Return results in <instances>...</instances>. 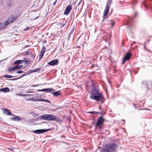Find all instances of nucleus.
<instances>
[{"mask_svg": "<svg viewBox=\"0 0 152 152\" xmlns=\"http://www.w3.org/2000/svg\"><path fill=\"white\" fill-rule=\"evenodd\" d=\"M92 89L93 90L90 94V98L97 101H104V97L102 93L99 92V90L94 83L92 84Z\"/></svg>", "mask_w": 152, "mask_h": 152, "instance_id": "1", "label": "nucleus"}, {"mask_svg": "<svg viewBox=\"0 0 152 152\" xmlns=\"http://www.w3.org/2000/svg\"><path fill=\"white\" fill-rule=\"evenodd\" d=\"M116 147L115 143H112L103 147L101 150V152H114L116 150Z\"/></svg>", "mask_w": 152, "mask_h": 152, "instance_id": "2", "label": "nucleus"}, {"mask_svg": "<svg viewBox=\"0 0 152 152\" xmlns=\"http://www.w3.org/2000/svg\"><path fill=\"white\" fill-rule=\"evenodd\" d=\"M41 119H43L46 120L53 121L56 119V117L52 115L47 114L42 115L40 116Z\"/></svg>", "mask_w": 152, "mask_h": 152, "instance_id": "3", "label": "nucleus"}, {"mask_svg": "<svg viewBox=\"0 0 152 152\" xmlns=\"http://www.w3.org/2000/svg\"><path fill=\"white\" fill-rule=\"evenodd\" d=\"M104 122V119L102 116L99 117L96 122V127L99 126V128H100V126L101 125L103 124Z\"/></svg>", "mask_w": 152, "mask_h": 152, "instance_id": "4", "label": "nucleus"}, {"mask_svg": "<svg viewBox=\"0 0 152 152\" xmlns=\"http://www.w3.org/2000/svg\"><path fill=\"white\" fill-rule=\"evenodd\" d=\"M50 129H41L35 130L33 131V132L36 134H39L42 133L46 132L48 131H50Z\"/></svg>", "mask_w": 152, "mask_h": 152, "instance_id": "5", "label": "nucleus"}, {"mask_svg": "<svg viewBox=\"0 0 152 152\" xmlns=\"http://www.w3.org/2000/svg\"><path fill=\"white\" fill-rule=\"evenodd\" d=\"M110 7H108V6H106L105 7L103 13V18L104 19L102 20V21H103L105 19L107 18V16L109 12Z\"/></svg>", "mask_w": 152, "mask_h": 152, "instance_id": "6", "label": "nucleus"}, {"mask_svg": "<svg viewBox=\"0 0 152 152\" xmlns=\"http://www.w3.org/2000/svg\"><path fill=\"white\" fill-rule=\"evenodd\" d=\"M132 55V54L130 53H128L124 57L122 60V64H124L125 62L128 60Z\"/></svg>", "mask_w": 152, "mask_h": 152, "instance_id": "7", "label": "nucleus"}, {"mask_svg": "<svg viewBox=\"0 0 152 152\" xmlns=\"http://www.w3.org/2000/svg\"><path fill=\"white\" fill-rule=\"evenodd\" d=\"M1 110H3V113L5 115H12L16 116V115L14 114H12L11 112H10L8 109L2 108Z\"/></svg>", "mask_w": 152, "mask_h": 152, "instance_id": "8", "label": "nucleus"}, {"mask_svg": "<svg viewBox=\"0 0 152 152\" xmlns=\"http://www.w3.org/2000/svg\"><path fill=\"white\" fill-rule=\"evenodd\" d=\"M72 9L71 6L70 5H68L66 8L65 11L64 12V14L67 15L68 14Z\"/></svg>", "mask_w": 152, "mask_h": 152, "instance_id": "9", "label": "nucleus"}, {"mask_svg": "<svg viewBox=\"0 0 152 152\" xmlns=\"http://www.w3.org/2000/svg\"><path fill=\"white\" fill-rule=\"evenodd\" d=\"M58 62L57 59L53 60L48 63V64L50 66H54L57 64Z\"/></svg>", "mask_w": 152, "mask_h": 152, "instance_id": "10", "label": "nucleus"}, {"mask_svg": "<svg viewBox=\"0 0 152 152\" xmlns=\"http://www.w3.org/2000/svg\"><path fill=\"white\" fill-rule=\"evenodd\" d=\"M45 49L46 48L44 47L42 48V50L40 52V55L39 56V59H41L43 57L45 51Z\"/></svg>", "mask_w": 152, "mask_h": 152, "instance_id": "11", "label": "nucleus"}, {"mask_svg": "<svg viewBox=\"0 0 152 152\" xmlns=\"http://www.w3.org/2000/svg\"><path fill=\"white\" fill-rule=\"evenodd\" d=\"M54 90L51 88H44L40 90H38V91H45L46 92L51 93V91H54Z\"/></svg>", "mask_w": 152, "mask_h": 152, "instance_id": "12", "label": "nucleus"}, {"mask_svg": "<svg viewBox=\"0 0 152 152\" xmlns=\"http://www.w3.org/2000/svg\"><path fill=\"white\" fill-rule=\"evenodd\" d=\"M143 4H144L145 6L146 7H151V4H150L148 1V0H144Z\"/></svg>", "mask_w": 152, "mask_h": 152, "instance_id": "13", "label": "nucleus"}, {"mask_svg": "<svg viewBox=\"0 0 152 152\" xmlns=\"http://www.w3.org/2000/svg\"><path fill=\"white\" fill-rule=\"evenodd\" d=\"M10 119L11 120L18 121L22 119V118H20L19 117L16 116L14 117H12Z\"/></svg>", "mask_w": 152, "mask_h": 152, "instance_id": "14", "label": "nucleus"}, {"mask_svg": "<svg viewBox=\"0 0 152 152\" xmlns=\"http://www.w3.org/2000/svg\"><path fill=\"white\" fill-rule=\"evenodd\" d=\"M0 90L1 91H3L5 93L8 92L10 91L9 88L7 87L4 88H1L0 89Z\"/></svg>", "mask_w": 152, "mask_h": 152, "instance_id": "15", "label": "nucleus"}, {"mask_svg": "<svg viewBox=\"0 0 152 152\" xmlns=\"http://www.w3.org/2000/svg\"><path fill=\"white\" fill-rule=\"evenodd\" d=\"M24 62V60H18L15 61L14 63V64H22Z\"/></svg>", "mask_w": 152, "mask_h": 152, "instance_id": "16", "label": "nucleus"}, {"mask_svg": "<svg viewBox=\"0 0 152 152\" xmlns=\"http://www.w3.org/2000/svg\"><path fill=\"white\" fill-rule=\"evenodd\" d=\"M16 17L14 16H11V17H10L8 19H10L9 20H10V22L12 23L16 19Z\"/></svg>", "mask_w": 152, "mask_h": 152, "instance_id": "17", "label": "nucleus"}, {"mask_svg": "<svg viewBox=\"0 0 152 152\" xmlns=\"http://www.w3.org/2000/svg\"><path fill=\"white\" fill-rule=\"evenodd\" d=\"M26 75H28V74H27V73H26V74H25V73H24L22 76H21V77H19L18 78H14V79H9L8 80H18V79H20V78H22V77Z\"/></svg>", "mask_w": 152, "mask_h": 152, "instance_id": "18", "label": "nucleus"}, {"mask_svg": "<svg viewBox=\"0 0 152 152\" xmlns=\"http://www.w3.org/2000/svg\"><path fill=\"white\" fill-rule=\"evenodd\" d=\"M112 0H107V2L106 6H108V7H110L111 4H112Z\"/></svg>", "mask_w": 152, "mask_h": 152, "instance_id": "19", "label": "nucleus"}, {"mask_svg": "<svg viewBox=\"0 0 152 152\" xmlns=\"http://www.w3.org/2000/svg\"><path fill=\"white\" fill-rule=\"evenodd\" d=\"M54 96H58L61 94V93L59 91H55L53 93H51Z\"/></svg>", "mask_w": 152, "mask_h": 152, "instance_id": "20", "label": "nucleus"}, {"mask_svg": "<svg viewBox=\"0 0 152 152\" xmlns=\"http://www.w3.org/2000/svg\"><path fill=\"white\" fill-rule=\"evenodd\" d=\"M23 66L22 65H17L15 67V70L20 69Z\"/></svg>", "mask_w": 152, "mask_h": 152, "instance_id": "21", "label": "nucleus"}, {"mask_svg": "<svg viewBox=\"0 0 152 152\" xmlns=\"http://www.w3.org/2000/svg\"><path fill=\"white\" fill-rule=\"evenodd\" d=\"M74 30V28H71L70 30V32L68 35V38L69 39L70 37L71 34H73V31Z\"/></svg>", "mask_w": 152, "mask_h": 152, "instance_id": "22", "label": "nucleus"}, {"mask_svg": "<svg viewBox=\"0 0 152 152\" xmlns=\"http://www.w3.org/2000/svg\"><path fill=\"white\" fill-rule=\"evenodd\" d=\"M9 19H10L8 18L7 20L5 22V23H4V28L9 23H11V22H10V20Z\"/></svg>", "mask_w": 152, "mask_h": 152, "instance_id": "23", "label": "nucleus"}, {"mask_svg": "<svg viewBox=\"0 0 152 152\" xmlns=\"http://www.w3.org/2000/svg\"><path fill=\"white\" fill-rule=\"evenodd\" d=\"M4 76L7 78H11L13 77H15L16 76H13L10 75H8L7 74L5 75Z\"/></svg>", "mask_w": 152, "mask_h": 152, "instance_id": "24", "label": "nucleus"}, {"mask_svg": "<svg viewBox=\"0 0 152 152\" xmlns=\"http://www.w3.org/2000/svg\"><path fill=\"white\" fill-rule=\"evenodd\" d=\"M126 25H129V28H130L131 27L130 26L131 25V21L130 19H129V20L127 21V22L126 24Z\"/></svg>", "mask_w": 152, "mask_h": 152, "instance_id": "25", "label": "nucleus"}, {"mask_svg": "<svg viewBox=\"0 0 152 152\" xmlns=\"http://www.w3.org/2000/svg\"><path fill=\"white\" fill-rule=\"evenodd\" d=\"M40 69V68H37L34 69H32L33 72H36L39 71Z\"/></svg>", "mask_w": 152, "mask_h": 152, "instance_id": "26", "label": "nucleus"}, {"mask_svg": "<svg viewBox=\"0 0 152 152\" xmlns=\"http://www.w3.org/2000/svg\"><path fill=\"white\" fill-rule=\"evenodd\" d=\"M4 28V23H0V30Z\"/></svg>", "mask_w": 152, "mask_h": 152, "instance_id": "27", "label": "nucleus"}, {"mask_svg": "<svg viewBox=\"0 0 152 152\" xmlns=\"http://www.w3.org/2000/svg\"><path fill=\"white\" fill-rule=\"evenodd\" d=\"M112 23L111 26H113L115 23V22H113L112 20H110L109 21V23Z\"/></svg>", "mask_w": 152, "mask_h": 152, "instance_id": "28", "label": "nucleus"}, {"mask_svg": "<svg viewBox=\"0 0 152 152\" xmlns=\"http://www.w3.org/2000/svg\"><path fill=\"white\" fill-rule=\"evenodd\" d=\"M40 15V13H39L37 15V16L35 18H34V19H31L32 20H36V19H37V18H38L39 16Z\"/></svg>", "mask_w": 152, "mask_h": 152, "instance_id": "29", "label": "nucleus"}, {"mask_svg": "<svg viewBox=\"0 0 152 152\" xmlns=\"http://www.w3.org/2000/svg\"><path fill=\"white\" fill-rule=\"evenodd\" d=\"M14 70H15V67H12V68H10L9 69V71H10V72Z\"/></svg>", "mask_w": 152, "mask_h": 152, "instance_id": "30", "label": "nucleus"}, {"mask_svg": "<svg viewBox=\"0 0 152 152\" xmlns=\"http://www.w3.org/2000/svg\"><path fill=\"white\" fill-rule=\"evenodd\" d=\"M46 99H38L36 100L37 101H43L45 102Z\"/></svg>", "mask_w": 152, "mask_h": 152, "instance_id": "31", "label": "nucleus"}, {"mask_svg": "<svg viewBox=\"0 0 152 152\" xmlns=\"http://www.w3.org/2000/svg\"><path fill=\"white\" fill-rule=\"evenodd\" d=\"M30 55L33 58H34L35 56L34 55L33 53H30Z\"/></svg>", "mask_w": 152, "mask_h": 152, "instance_id": "32", "label": "nucleus"}, {"mask_svg": "<svg viewBox=\"0 0 152 152\" xmlns=\"http://www.w3.org/2000/svg\"><path fill=\"white\" fill-rule=\"evenodd\" d=\"M16 95L19 96H26V95L24 94H17Z\"/></svg>", "mask_w": 152, "mask_h": 152, "instance_id": "33", "label": "nucleus"}, {"mask_svg": "<svg viewBox=\"0 0 152 152\" xmlns=\"http://www.w3.org/2000/svg\"><path fill=\"white\" fill-rule=\"evenodd\" d=\"M33 70H30L29 72L27 73V74H28V75H29L30 74L33 73Z\"/></svg>", "mask_w": 152, "mask_h": 152, "instance_id": "34", "label": "nucleus"}, {"mask_svg": "<svg viewBox=\"0 0 152 152\" xmlns=\"http://www.w3.org/2000/svg\"><path fill=\"white\" fill-rule=\"evenodd\" d=\"M23 72V71L20 70L18 71L17 72V73H19V74L22 73Z\"/></svg>", "mask_w": 152, "mask_h": 152, "instance_id": "35", "label": "nucleus"}, {"mask_svg": "<svg viewBox=\"0 0 152 152\" xmlns=\"http://www.w3.org/2000/svg\"><path fill=\"white\" fill-rule=\"evenodd\" d=\"M88 113H91L93 114H95V112L94 111H92V112H88Z\"/></svg>", "mask_w": 152, "mask_h": 152, "instance_id": "36", "label": "nucleus"}, {"mask_svg": "<svg viewBox=\"0 0 152 152\" xmlns=\"http://www.w3.org/2000/svg\"><path fill=\"white\" fill-rule=\"evenodd\" d=\"M24 62H25L26 64H28L29 63V61H24Z\"/></svg>", "mask_w": 152, "mask_h": 152, "instance_id": "37", "label": "nucleus"}, {"mask_svg": "<svg viewBox=\"0 0 152 152\" xmlns=\"http://www.w3.org/2000/svg\"><path fill=\"white\" fill-rule=\"evenodd\" d=\"M133 3L134 4H137V2L136 0H133Z\"/></svg>", "mask_w": 152, "mask_h": 152, "instance_id": "38", "label": "nucleus"}, {"mask_svg": "<svg viewBox=\"0 0 152 152\" xmlns=\"http://www.w3.org/2000/svg\"><path fill=\"white\" fill-rule=\"evenodd\" d=\"M45 102H48L49 103H50V102L49 100L47 99L45 100Z\"/></svg>", "mask_w": 152, "mask_h": 152, "instance_id": "39", "label": "nucleus"}, {"mask_svg": "<svg viewBox=\"0 0 152 152\" xmlns=\"http://www.w3.org/2000/svg\"><path fill=\"white\" fill-rule=\"evenodd\" d=\"M29 27H27L24 29L25 31H27L29 29Z\"/></svg>", "mask_w": 152, "mask_h": 152, "instance_id": "40", "label": "nucleus"}, {"mask_svg": "<svg viewBox=\"0 0 152 152\" xmlns=\"http://www.w3.org/2000/svg\"><path fill=\"white\" fill-rule=\"evenodd\" d=\"M29 53V52L28 51H27L26 52V53H25L26 55H28V54Z\"/></svg>", "mask_w": 152, "mask_h": 152, "instance_id": "41", "label": "nucleus"}, {"mask_svg": "<svg viewBox=\"0 0 152 152\" xmlns=\"http://www.w3.org/2000/svg\"><path fill=\"white\" fill-rule=\"evenodd\" d=\"M57 0H56L53 3V5H55L56 4V1H57Z\"/></svg>", "mask_w": 152, "mask_h": 152, "instance_id": "42", "label": "nucleus"}, {"mask_svg": "<svg viewBox=\"0 0 152 152\" xmlns=\"http://www.w3.org/2000/svg\"><path fill=\"white\" fill-rule=\"evenodd\" d=\"M136 43V42H132V44H131V46L133 44H135Z\"/></svg>", "mask_w": 152, "mask_h": 152, "instance_id": "43", "label": "nucleus"}, {"mask_svg": "<svg viewBox=\"0 0 152 152\" xmlns=\"http://www.w3.org/2000/svg\"><path fill=\"white\" fill-rule=\"evenodd\" d=\"M99 113L98 112H95V114H97Z\"/></svg>", "mask_w": 152, "mask_h": 152, "instance_id": "44", "label": "nucleus"}, {"mask_svg": "<svg viewBox=\"0 0 152 152\" xmlns=\"http://www.w3.org/2000/svg\"><path fill=\"white\" fill-rule=\"evenodd\" d=\"M146 50H148V51H149V52H151V51L150 50H148V49H146Z\"/></svg>", "mask_w": 152, "mask_h": 152, "instance_id": "45", "label": "nucleus"}, {"mask_svg": "<svg viewBox=\"0 0 152 152\" xmlns=\"http://www.w3.org/2000/svg\"><path fill=\"white\" fill-rule=\"evenodd\" d=\"M99 109H100V110H101V106H99Z\"/></svg>", "mask_w": 152, "mask_h": 152, "instance_id": "46", "label": "nucleus"}, {"mask_svg": "<svg viewBox=\"0 0 152 152\" xmlns=\"http://www.w3.org/2000/svg\"><path fill=\"white\" fill-rule=\"evenodd\" d=\"M65 24L66 23L64 24H63V26H64Z\"/></svg>", "mask_w": 152, "mask_h": 152, "instance_id": "47", "label": "nucleus"}, {"mask_svg": "<svg viewBox=\"0 0 152 152\" xmlns=\"http://www.w3.org/2000/svg\"><path fill=\"white\" fill-rule=\"evenodd\" d=\"M144 48H145V45H144Z\"/></svg>", "mask_w": 152, "mask_h": 152, "instance_id": "48", "label": "nucleus"}, {"mask_svg": "<svg viewBox=\"0 0 152 152\" xmlns=\"http://www.w3.org/2000/svg\"><path fill=\"white\" fill-rule=\"evenodd\" d=\"M34 15H36V14L35 13L34 14Z\"/></svg>", "mask_w": 152, "mask_h": 152, "instance_id": "49", "label": "nucleus"}, {"mask_svg": "<svg viewBox=\"0 0 152 152\" xmlns=\"http://www.w3.org/2000/svg\"><path fill=\"white\" fill-rule=\"evenodd\" d=\"M133 105H134V106H135V104H133Z\"/></svg>", "mask_w": 152, "mask_h": 152, "instance_id": "50", "label": "nucleus"}, {"mask_svg": "<svg viewBox=\"0 0 152 152\" xmlns=\"http://www.w3.org/2000/svg\"><path fill=\"white\" fill-rule=\"evenodd\" d=\"M100 113V114H101V115L102 114V113Z\"/></svg>", "mask_w": 152, "mask_h": 152, "instance_id": "51", "label": "nucleus"}, {"mask_svg": "<svg viewBox=\"0 0 152 152\" xmlns=\"http://www.w3.org/2000/svg\"><path fill=\"white\" fill-rule=\"evenodd\" d=\"M136 13H135V14L136 15Z\"/></svg>", "mask_w": 152, "mask_h": 152, "instance_id": "52", "label": "nucleus"}]
</instances>
